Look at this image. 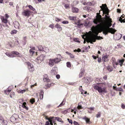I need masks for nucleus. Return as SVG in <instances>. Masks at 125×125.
Masks as SVG:
<instances>
[{"mask_svg": "<svg viewBox=\"0 0 125 125\" xmlns=\"http://www.w3.org/2000/svg\"><path fill=\"white\" fill-rule=\"evenodd\" d=\"M101 113L100 112H99L96 115V116L97 118L100 117L101 116Z\"/></svg>", "mask_w": 125, "mask_h": 125, "instance_id": "c03bdc74", "label": "nucleus"}, {"mask_svg": "<svg viewBox=\"0 0 125 125\" xmlns=\"http://www.w3.org/2000/svg\"><path fill=\"white\" fill-rule=\"evenodd\" d=\"M1 19L2 22L6 24L8 22V20L4 16H1Z\"/></svg>", "mask_w": 125, "mask_h": 125, "instance_id": "ddd939ff", "label": "nucleus"}, {"mask_svg": "<svg viewBox=\"0 0 125 125\" xmlns=\"http://www.w3.org/2000/svg\"><path fill=\"white\" fill-rule=\"evenodd\" d=\"M28 7L31 10H32L33 11H35V9L31 5H29L28 6Z\"/></svg>", "mask_w": 125, "mask_h": 125, "instance_id": "72a5a7b5", "label": "nucleus"}, {"mask_svg": "<svg viewBox=\"0 0 125 125\" xmlns=\"http://www.w3.org/2000/svg\"><path fill=\"white\" fill-rule=\"evenodd\" d=\"M87 3L88 4V5L89 6H91L92 5V3L91 2H87Z\"/></svg>", "mask_w": 125, "mask_h": 125, "instance_id": "0e129e2a", "label": "nucleus"}, {"mask_svg": "<svg viewBox=\"0 0 125 125\" xmlns=\"http://www.w3.org/2000/svg\"><path fill=\"white\" fill-rule=\"evenodd\" d=\"M73 124L74 125H79L78 123L76 121H74L73 122Z\"/></svg>", "mask_w": 125, "mask_h": 125, "instance_id": "bf43d9fd", "label": "nucleus"}, {"mask_svg": "<svg viewBox=\"0 0 125 125\" xmlns=\"http://www.w3.org/2000/svg\"><path fill=\"white\" fill-rule=\"evenodd\" d=\"M26 103L25 102H24L23 103L22 106L26 110H28V108L26 106Z\"/></svg>", "mask_w": 125, "mask_h": 125, "instance_id": "5701e85b", "label": "nucleus"}, {"mask_svg": "<svg viewBox=\"0 0 125 125\" xmlns=\"http://www.w3.org/2000/svg\"><path fill=\"white\" fill-rule=\"evenodd\" d=\"M113 65V66L115 68L117 66V65H118V63L117 62V64H114V63H112Z\"/></svg>", "mask_w": 125, "mask_h": 125, "instance_id": "4d7b16f0", "label": "nucleus"}, {"mask_svg": "<svg viewBox=\"0 0 125 125\" xmlns=\"http://www.w3.org/2000/svg\"><path fill=\"white\" fill-rule=\"evenodd\" d=\"M102 10L101 11H103V12L104 14H106V15H109V11L107 7V5L106 4H102V6H100Z\"/></svg>", "mask_w": 125, "mask_h": 125, "instance_id": "20e7f679", "label": "nucleus"}, {"mask_svg": "<svg viewBox=\"0 0 125 125\" xmlns=\"http://www.w3.org/2000/svg\"><path fill=\"white\" fill-rule=\"evenodd\" d=\"M98 58V61L99 63H100L102 61V59L100 57H98L97 58Z\"/></svg>", "mask_w": 125, "mask_h": 125, "instance_id": "603ef678", "label": "nucleus"}, {"mask_svg": "<svg viewBox=\"0 0 125 125\" xmlns=\"http://www.w3.org/2000/svg\"><path fill=\"white\" fill-rule=\"evenodd\" d=\"M125 60L124 59H122L121 60H119V63H120V66H122L123 64V63L124 62Z\"/></svg>", "mask_w": 125, "mask_h": 125, "instance_id": "2f4dec72", "label": "nucleus"}, {"mask_svg": "<svg viewBox=\"0 0 125 125\" xmlns=\"http://www.w3.org/2000/svg\"><path fill=\"white\" fill-rule=\"evenodd\" d=\"M67 120L69 123H70L71 125L72 124L73 121L72 119H70L69 118H68L67 119Z\"/></svg>", "mask_w": 125, "mask_h": 125, "instance_id": "3c124183", "label": "nucleus"}, {"mask_svg": "<svg viewBox=\"0 0 125 125\" xmlns=\"http://www.w3.org/2000/svg\"><path fill=\"white\" fill-rule=\"evenodd\" d=\"M51 74L52 75H55L56 74V71L53 70H52Z\"/></svg>", "mask_w": 125, "mask_h": 125, "instance_id": "09e8293b", "label": "nucleus"}, {"mask_svg": "<svg viewBox=\"0 0 125 125\" xmlns=\"http://www.w3.org/2000/svg\"><path fill=\"white\" fill-rule=\"evenodd\" d=\"M113 89L114 90L117 91L118 88L114 86L113 87Z\"/></svg>", "mask_w": 125, "mask_h": 125, "instance_id": "774afa93", "label": "nucleus"}, {"mask_svg": "<svg viewBox=\"0 0 125 125\" xmlns=\"http://www.w3.org/2000/svg\"><path fill=\"white\" fill-rule=\"evenodd\" d=\"M5 17L8 19V18L9 17V16L7 14H5Z\"/></svg>", "mask_w": 125, "mask_h": 125, "instance_id": "69168bd1", "label": "nucleus"}, {"mask_svg": "<svg viewBox=\"0 0 125 125\" xmlns=\"http://www.w3.org/2000/svg\"><path fill=\"white\" fill-rule=\"evenodd\" d=\"M83 9L84 10H87L89 9V8L88 7L85 6L83 8Z\"/></svg>", "mask_w": 125, "mask_h": 125, "instance_id": "13d9d810", "label": "nucleus"}, {"mask_svg": "<svg viewBox=\"0 0 125 125\" xmlns=\"http://www.w3.org/2000/svg\"><path fill=\"white\" fill-rule=\"evenodd\" d=\"M30 52L31 54H32V55H33L34 52V51H32L31 49H30Z\"/></svg>", "mask_w": 125, "mask_h": 125, "instance_id": "864d4df0", "label": "nucleus"}, {"mask_svg": "<svg viewBox=\"0 0 125 125\" xmlns=\"http://www.w3.org/2000/svg\"><path fill=\"white\" fill-rule=\"evenodd\" d=\"M112 62V63H114V64H117V62L116 61V60L115 58L114 57H113L111 59Z\"/></svg>", "mask_w": 125, "mask_h": 125, "instance_id": "c756f323", "label": "nucleus"}, {"mask_svg": "<svg viewBox=\"0 0 125 125\" xmlns=\"http://www.w3.org/2000/svg\"><path fill=\"white\" fill-rule=\"evenodd\" d=\"M28 91V88H25V89L23 90H18L17 91L18 93H19L23 94L26 92H27Z\"/></svg>", "mask_w": 125, "mask_h": 125, "instance_id": "dca6fc26", "label": "nucleus"}, {"mask_svg": "<svg viewBox=\"0 0 125 125\" xmlns=\"http://www.w3.org/2000/svg\"><path fill=\"white\" fill-rule=\"evenodd\" d=\"M117 91H123V89L121 88H118Z\"/></svg>", "mask_w": 125, "mask_h": 125, "instance_id": "680f3d73", "label": "nucleus"}, {"mask_svg": "<svg viewBox=\"0 0 125 125\" xmlns=\"http://www.w3.org/2000/svg\"><path fill=\"white\" fill-rule=\"evenodd\" d=\"M75 25H77V27L79 28L83 27V24L80 23V21H78L77 22H75Z\"/></svg>", "mask_w": 125, "mask_h": 125, "instance_id": "f3484780", "label": "nucleus"}, {"mask_svg": "<svg viewBox=\"0 0 125 125\" xmlns=\"http://www.w3.org/2000/svg\"><path fill=\"white\" fill-rule=\"evenodd\" d=\"M25 63L27 66L28 68L29 72H32L34 71V68L32 64L28 62H26Z\"/></svg>", "mask_w": 125, "mask_h": 125, "instance_id": "0eeeda50", "label": "nucleus"}, {"mask_svg": "<svg viewBox=\"0 0 125 125\" xmlns=\"http://www.w3.org/2000/svg\"><path fill=\"white\" fill-rule=\"evenodd\" d=\"M70 57L72 58H74V56L71 53L70 55Z\"/></svg>", "mask_w": 125, "mask_h": 125, "instance_id": "052dcab7", "label": "nucleus"}, {"mask_svg": "<svg viewBox=\"0 0 125 125\" xmlns=\"http://www.w3.org/2000/svg\"><path fill=\"white\" fill-rule=\"evenodd\" d=\"M97 25H96V27H95L94 26H93L92 27V30L93 31V32L95 30H97V28H100V30H101V31L100 32H101L102 31V30H101L100 28V27H97Z\"/></svg>", "mask_w": 125, "mask_h": 125, "instance_id": "6ab92c4d", "label": "nucleus"}, {"mask_svg": "<svg viewBox=\"0 0 125 125\" xmlns=\"http://www.w3.org/2000/svg\"><path fill=\"white\" fill-rule=\"evenodd\" d=\"M49 121L50 122V124L51 125L52 124V122L55 124H56V123H55L54 119H50V120H49Z\"/></svg>", "mask_w": 125, "mask_h": 125, "instance_id": "e433bc0d", "label": "nucleus"}, {"mask_svg": "<svg viewBox=\"0 0 125 125\" xmlns=\"http://www.w3.org/2000/svg\"><path fill=\"white\" fill-rule=\"evenodd\" d=\"M83 104L82 102H80L78 104L77 108L79 109H82L83 108L82 106V104Z\"/></svg>", "mask_w": 125, "mask_h": 125, "instance_id": "4be33fe9", "label": "nucleus"}, {"mask_svg": "<svg viewBox=\"0 0 125 125\" xmlns=\"http://www.w3.org/2000/svg\"><path fill=\"white\" fill-rule=\"evenodd\" d=\"M55 20L57 22H59L62 20V19H60L56 17L55 18Z\"/></svg>", "mask_w": 125, "mask_h": 125, "instance_id": "4c0bfd02", "label": "nucleus"}, {"mask_svg": "<svg viewBox=\"0 0 125 125\" xmlns=\"http://www.w3.org/2000/svg\"><path fill=\"white\" fill-rule=\"evenodd\" d=\"M14 26L16 28H19L20 26V25L18 22L15 21L14 22Z\"/></svg>", "mask_w": 125, "mask_h": 125, "instance_id": "a211bd4d", "label": "nucleus"}, {"mask_svg": "<svg viewBox=\"0 0 125 125\" xmlns=\"http://www.w3.org/2000/svg\"><path fill=\"white\" fill-rule=\"evenodd\" d=\"M80 87V88H79V89L80 91L81 92V94H83V92H84V91L82 88V86H81Z\"/></svg>", "mask_w": 125, "mask_h": 125, "instance_id": "79ce46f5", "label": "nucleus"}, {"mask_svg": "<svg viewBox=\"0 0 125 125\" xmlns=\"http://www.w3.org/2000/svg\"><path fill=\"white\" fill-rule=\"evenodd\" d=\"M49 27H50L52 29H53L54 27V24H51L49 26Z\"/></svg>", "mask_w": 125, "mask_h": 125, "instance_id": "5fc2aeb1", "label": "nucleus"}, {"mask_svg": "<svg viewBox=\"0 0 125 125\" xmlns=\"http://www.w3.org/2000/svg\"><path fill=\"white\" fill-rule=\"evenodd\" d=\"M53 60L54 62V63L57 64L58 63L61 61L60 59H59L58 58H55L54 59H53Z\"/></svg>", "mask_w": 125, "mask_h": 125, "instance_id": "aec40b11", "label": "nucleus"}, {"mask_svg": "<svg viewBox=\"0 0 125 125\" xmlns=\"http://www.w3.org/2000/svg\"><path fill=\"white\" fill-rule=\"evenodd\" d=\"M122 37V35L121 34L118 33L115 35L114 37L116 40H118L121 38Z\"/></svg>", "mask_w": 125, "mask_h": 125, "instance_id": "9b49d317", "label": "nucleus"}, {"mask_svg": "<svg viewBox=\"0 0 125 125\" xmlns=\"http://www.w3.org/2000/svg\"><path fill=\"white\" fill-rule=\"evenodd\" d=\"M64 7L66 9H69L70 8L69 5L68 4H66L64 5Z\"/></svg>", "mask_w": 125, "mask_h": 125, "instance_id": "49530a36", "label": "nucleus"}, {"mask_svg": "<svg viewBox=\"0 0 125 125\" xmlns=\"http://www.w3.org/2000/svg\"><path fill=\"white\" fill-rule=\"evenodd\" d=\"M56 77L57 79H59L60 78V76L59 74H57L56 75Z\"/></svg>", "mask_w": 125, "mask_h": 125, "instance_id": "e2e57ef3", "label": "nucleus"}, {"mask_svg": "<svg viewBox=\"0 0 125 125\" xmlns=\"http://www.w3.org/2000/svg\"><path fill=\"white\" fill-rule=\"evenodd\" d=\"M46 119H47L49 121V120H50V119H53L54 118L53 117H50L49 118H48L46 116L45 117Z\"/></svg>", "mask_w": 125, "mask_h": 125, "instance_id": "de8ad7c7", "label": "nucleus"}, {"mask_svg": "<svg viewBox=\"0 0 125 125\" xmlns=\"http://www.w3.org/2000/svg\"><path fill=\"white\" fill-rule=\"evenodd\" d=\"M43 80L44 82H49L50 81V79H49L47 75L46 74L44 75Z\"/></svg>", "mask_w": 125, "mask_h": 125, "instance_id": "2eb2a0df", "label": "nucleus"}, {"mask_svg": "<svg viewBox=\"0 0 125 125\" xmlns=\"http://www.w3.org/2000/svg\"><path fill=\"white\" fill-rule=\"evenodd\" d=\"M38 48L39 50L40 51H42L43 50V48L42 46L41 45H39L38 46Z\"/></svg>", "mask_w": 125, "mask_h": 125, "instance_id": "f704fd0d", "label": "nucleus"}, {"mask_svg": "<svg viewBox=\"0 0 125 125\" xmlns=\"http://www.w3.org/2000/svg\"><path fill=\"white\" fill-rule=\"evenodd\" d=\"M45 57V56L43 54H41L40 56L38 57L37 58V60L38 61V63H40L43 61Z\"/></svg>", "mask_w": 125, "mask_h": 125, "instance_id": "6e6552de", "label": "nucleus"}, {"mask_svg": "<svg viewBox=\"0 0 125 125\" xmlns=\"http://www.w3.org/2000/svg\"><path fill=\"white\" fill-rule=\"evenodd\" d=\"M11 90H9L8 88L6 90L4 91V93L6 94H8L11 92Z\"/></svg>", "mask_w": 125, "mask_h": 125, "instance_id": "473e14b6", "label": "nucleus"}, {"mask_svg": "<svg viewBox=\"0 0 125 125\" xmlns=\"http://www.w3.org/2000/svg\"><path fill=\"white\" fill-rule=\"evenodd\" d=\"M2 124L4 125H7V122L6 120H3Z\"/></svg>", "mask_w": 125, "mask_h": 125, "instance_id": "37998d69", "label": "nucleus"}, {"mask_svg": "<svg viewBox=\"0 0 125 125\" xmlns=\"http://www.w3.org/2000/svg\"><path fill=\"white\" fill-rule=\"evenodd\" d=\"M5 54L7 56L10 57H14V55H16L17 57H21V54L16 51H13L11 52V54H10L8 52H6L5 53Z\"/></svg>", "mask_w": 125, "mask_h": 125, "instance_id": "423d86ee", "label": "nucleus"}, {"mask_svg": "<svg viewBox=\"0 0 125 125\" xmlns=\"http://www.w3.org/2000/svg\"><path fill=\"white\" fill-rule=\"evenodd\" d=\"M93 32L94 34L95 35L93 34H92V35H94L95 37L98 36L97 35L99 33V31L97 30L94 31H93Z\"/></svg>", "mask_w": 125, "mask_h": 125, "instance_id": "b1692460", "label": "nucleus"}, {"mask_svg": "<svg viewBox=\"0 0 125 125\" xmlns=\"http://www.w3.org/2000/svg\"><path fill=\"white\" fill-rule=\"evenodd\" d=\"M85 72V70H82L80 72L79 76V77H82L83 75L84 74V73Z\"/></svg>", "mask_w": 125, "mask_h": 125, "instance_id": "cd10ccee", "label": "nucleus"}, {"mask_svg": "<svg viewBox=\"0 0 125 125\" xmlns=\"http://www.w3.org/2000/svg\"><path fill=\"white\" fill-rule=\"evenodd\" d=\"M103 39L102 37L100 36H97L95 37L94 35H91L87 39L86 41L88 42L92 43L93 42H95L96 40H100Z\"/></svg>", "mask_w": 125, "mask_h": 125, "instance_id": "7ed1b4c3", "label": "nucleus"}, {"mask_svg": "<svg viewBox=\"0 0 125 125\" xmlns=\"http://www.w3.org/2000/svg\"><path fill=\"white\" fill-rule=\"evenodd\" d=\"M44 94V92L42 91V90L41 91L40 94V98L41 99H42L43 98V94Z\"/></svg>", "mask_w": 125, "mask_h": 125, "instance_id": "393cba45", "label": "nucleus"}, {"mask_svg": "<svg viewBox=\"0 0 125 125\" xmlns=\"http://www.w3.org/2000/svg\"><path fill=\"white\" fill-rule=\"evenodd\" d=\"M51 86V84H48L46 85V86H47V88H50Z\"/></svg>", "mask_w": 125, "mask_h": 125, "instance_id": "338daca9", "label": "nucleus"}, {"mask_svg": "<svg viewBox=\"0 0 125 125\" xmlns=\"http://www.w3.org/2000/svg\"><path fill=\"white\" fill-rule=\"evenodd\" d=\"M15 95V93L14 92H11L10 94V97L12 98L14 97Z\"/></svg>", "mask_w": 125, "mask_h": 125, "instance_id": "a18cd8bd", "label": "nucleus"}, {"mask_svg": "<svg viewBox=\"0 0 125 125\" xmlns=\"http://www.w3.org/2000/svg\"><path fill=\"white\" fill-rule=\"evenodd\" d=\"M84 119L86 121V123L89 124H90V119L87 117H85L84 118Z\"/></svg>", "mask_w": 125, "mask_h": 125, "instance_id": "7c9ffc66", "label": "nucleus"}, {"mask_svg": "<svg viewBox=\"0 0 125 125\" xmlns=\"http://www.w3.org/2000/svg\"><path fill=\"white\" fill-rule=\"evenodd\" d=\"M62 23L64 24H68L69 23V22L67 21H64L62 22Z\"/></svg>", "mask_w": 125, "mask_h": 125, "instance_id": "8fccbe9b", "label": "nucleus"}, {"mask_svg": "<svg viewBox=\"0 0 125 125\" xmlns=\"http://www.w3.org/2000/svg\"><path fill=\"white\" fill-rule=\"evenodd\" d=\"M17 32V31L16 30H13L11 31V34H16Z\"/></svg>", "mask_w": 125, "mask_h": 125, "instance_id": "58836bf2", "label": "nucleus"}, {"mask_svg": "<svg viewBox=\"0 0 125 125\" xmlns=\"http://www.w3.org/2000/svg\"><path fill=\"white\" fill-rule=\"evenodd\" d=\"M54 118L53 119H54V120H57L58 121L60 122H63V121L62 120V119L61 118H60L58 117H54Z\"/></svg>", "mask_w": 125, "mask_h": 125, "instance_id": "a878e982", "label": "nucleus"}, {"mask_svg": "<svg viewBox=\"0 0 125 125\" xmlns=\"http://www.w3.org/2000/svg\"><path fill=\"white\" fill-rule=\"evenodd\" d=\"M53 59H50L49 60L48 62L49 65L50 66L52 67L53 66L54 62Z\"/></svg>", "mask_w": 125, "mask_h": 125, "instance_id": "f8f14e48", "label": "nucleus"}, {"mask_svg": "<svg viewBox=\"0 0 125 125\" xmlns=\"http://www.w3.org/2000/svg\"><path fill=\"white\" fill-rule=\"evenodd\" d=\"M78 9L75 7H73L72 9V11L73 12L76 13L78 11Z\"/></svg>", "mask_w": 125, "mask_h": 125, "instance_id": "bb28decb", "label": "nucleus"}, {"mask_svg": "<svg viewBox=\"0 0 125 125\" xmlns=\"http://www.w3.org/2000/svg\"><path fill=\"white\" fill-rule=\"evenodd\" d=\"M101 10L99 11V13H97L96 17V19H94L93 20V22L94 23L96 24H97L98 23H100L101 20L100 18L101 17V16L100 15V12Z\"/></svg>", "mask_w": 125, "mask_h": 125, "instance_id": "39448f33", "label": "nucleus"}, {"mask_svg": "<svg viewBox=\"0 0 125 125\" xmlns=\"http://www.w3.org/2000/svg\"><path fill=\"white\" fill-rule=\"evenodd\" d=\"M121 107L123 109H125V105L123 103L121 104Z\"/></svg>", "mask_w": 125, "mask_h": 125, "instance_id": "6e6d98bb", "label": "nucleus"}, {"mask_svg": "<svg viewBox=\"0 0 125 125\" xmlns=\"http://www.w3.org/2000/svg\"><path fill=\"white\" fill-rule=\"evenodd\" d=\"M55 26V28H57L58 31L59 32H60L62 31V28L61 26L58 23L56 24Z\"/></svg>", "mask_w": 125, "mask_h": 125, "instance_id": "4468645a", "label": "nucleus"}, {"mask_svg": "<svg viewBox=\"0 0 125 125\" xmlns=\"http://www.w3.org/2000/svg\"><path fill=\"white\" fill-rule=\"evenodd\" d=\"M64 102V101L63 100L61 104L58 106V107H61L64 105L65 104V103Z\"/></svg>", "mask_w": 125, "mask_h": 125, "instance_id": "ea45409f", "label": "nucleus"}, {"mask_svg": "<svg viewBox=\"0 0 125 125\" xmlns=\"http://www.w3.org/2000/svg\"><path fill=\"white\" fill-rule=\"evenodd\" d=\"M109 55L107 54H103L102 56V60L103 62H106L109 60L108 58Z\"/></svg>", "mask_w": 125, "mask_h": 125, "instance_id": "1a4fd4ad", "label": "nucleus"}, {"mask_svg": "<svg viewBox=\"0 0 125 125\" xmlns=\"http://www.w3.org/2000/svg\"><path fill=\"white\" fill-rule=\"evenodd\" d=\"M107 69L110 72H111L113 70V67L111 66H107Z\"/></svg>", "mask_w": 125, "mask_h": 125, "instance_id": "412c9836", "label": "nucleus"}, {"mask_svg": "<svg viewBox=\"0 0 125 125\" xmlns=\"http://www.w3.org/2000/svg\"><path fill=\"white\" fill-rule=\"evenodd\" d=\"M105 21L98 24L97 26L100 27L103 33L105 35L107 34L108 32L114 34L116 30L112 28H110L112 25V19L108 15H105Z\"/></svg>", "mask_w": 125, "mask_h": 125, "instance_id": "f257e3e1", "label": "nucleus"}, {"mask_svg": "<svg viewBox=\"0 0 125 125\" xmlns=\"http://www.w3.org/2000/svg\"><path fill=\"white\" fill-rule=\"evenodd\" d=\"M35 99L34 98H32L30 99V102L31 104H33L35 102Z\"/></svg>", "mask_w": 125, "mask_h": 125, "instance_id": "a19ab883", "label": "nucleus"}, {"mask_svg": "<svg viewBox=\"0 0 125 125\" xmlns=\"http://www.w3.org/2000/svg\"><path fill=\"white\" fill-rule=\"evenodd\" d=\"M102 85L101 84H98L97 85L93 84V87L95 90L98 91L99 93H106L107 92L106 88L105 87L102 88Z\"/></svg>", "mask_w": 125, "mask_h": 125, "instance_id": "f03ea898", "label": "nucleus"}, {"mask_svg": "<svg viewBox=\"0 0 125 125\" xmlns=\"http://www.w3.org/2000/svg\"><path fill=\"white\" fill-rule=\"evenodd\" d=\"M67 66L68 68H70L71 67V65L70 62H67L66 63Z\"/></svg>", "mask_w": 125, "mask_h": 125, "instance_id": "c9c22d12", "label": "nucleus"}, {"mask_svg": "<svg viewBox=\"0 0 125 125\" xmlns=\"http://www.w3.org/2000/svg\"><path fill=\"white\" fill-rule=\"evenodd\" d=\"M69 19L71 20L74 21L76 20V17L70 16L68 17Z\"/></svg>", "mask_w": 125, "mask_h": 125, "instance_id": "c85d7f7f", "label": "nucleus"}, {"mask_svg": "<svg viewBox=\"0 0 125 125\" xmlns=\"http://www.w3.org/2000/svg\"><path fill=\"white\" fill-rule=\"evenodd\" d=\"M31 13V12L29 10H24L22 12V14L25 16L29 17Z\"/></svg>", "mask_w": 125, "mask_h": 125, "instance_id": "9d476101", "label": "nucleus"}]
</instances>
